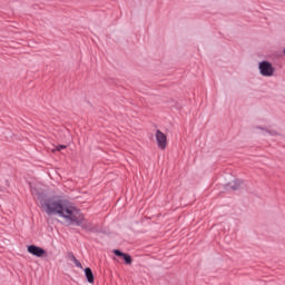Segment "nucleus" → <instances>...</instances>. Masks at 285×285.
Wrapping results in <instances>:
<instances>
[{
  "label": "nucleus",
  "instance_id": "nucleus-9",
  "mask_svg": "<svg viewBox=\"0 0 285 285\" xmlns=\"http://www.w3.org/2000/svg\"><path fill=\"white\" fill-rule=\"evenodd\" d=\"M56 150H66V146L65 145H59L58 147H56V149H52V153H56Z\"/></svg>",
  "mask_w": 285,
  "mask_h": 285
},
{
  "label": "nucleus",
  "instance_id": "nucleus-6",
  "mask_svg": "<svg viewBox=\"0 0 285 285\" xmlns=\"http://www.w3.org/2000/svg\"><path fill=\"white\" fill-rule=\"evenodd\" d=\"M114 255H117V257H122L126 264H132V257L130 255L122 253L119 249H114Z\"/></svg>",
  "mask_w": 285,
  "mask_h": 285
},
{
  "label": "nucleus",
  "instance_id": "nucleus-3",
  "mask_svg": "<svg viewBox=\"0 0 285 285\" xmlns=\"http://www.w3.org/2000/svg\"><path fill=\"white\" fill-rule=\"evenodd\" d=\"M156 141L160 150H166V147L168 146V137L166 136V134L161 132V130H157Z\"/></svg>",
  "mask_w": 285,
  "mask_h": 285
},
{
  "label": "nucleus",
  "instance_id": "nucleus-10",
  "mask_svg": "<svg viewBox=\"0 0 285 285\" xmlns=\"http://www.w3.org/2000/svg\"><path fill=\"white\" fill-rule=\"evenodd\" d=\"M235 184H236V186H235V185H232V188H233L234 190H237V188H239V186H242V181L236 180Z\"/></svg>",
  "mask_w": 285,
  "mask_h": 285
},
{
  "label": "nucleus",
  "instance_id": "nucleus-4",
  "mask_svg": "<svg viewBox=\"0 0 285 285\" xmlns=\"http://www.w3.org/2000/svg\"><path fill=\"white\" fill-rule=\"evenodd\" d=\"M256 135H269V137H277L279 136V132L275 129H271L269 127H262V126H256L254 128Z\"/></svg>",
  "mask_w": 285,
  "mask_h": 285
},
{
  "label": "nucleus",
  "instance_id": "nucleus-5",
  "mask_svg": "<svg viewBox=\"0 0 285 285\" xmlns=\"http://www.w3.org/2000/svg\"><path fill=\"white\" fill-rule=\"evenodd\" d=\"M28 253H30V255H33L35 257H45L46 255V249L36 246V245H29L27 247Z\"/></svg>",
  "mask_w": 285,
  "mask_h": 285
},
{
  "label": "nucleus",
  "instance_id": "nucleus-8",
  "mask_svg": "<svg viewBox=\"0 0 285 285\" xmlns=\"http://www.w3.org/2000/svg\"><path fill=\"white\" fill-rule=\"evenodd\" d=\"M70 262H73V264L77 266V268H83V265H81V262L77 259L72 254H69Z\"/></svg>",
  "mask_w": 285,
  "mask_h": 285
},
{
  "label": "nucleus",
  "instance_id": "nucleus-1",
  "mask_svg": "<svg viewBox=\"0 0 285 285\" xmlns=\"http://www.w3.org/2000/svg\"><path fill=\"white\" fill-rule=\"evenodd\" d=\"M31 195L39 202L43 213L57 215V217H61L68 224H76V226H80L81 228H90V223L86 220L81 210L62 196H52L42 199L41 193H39L37 187H31Z\"/></svg>",
  "mask_w": 285,
  "mask_h": 285
},
{
  "label": "nucleus",
  "instance_id": "nucleus-7",
  "mask_svg": "<svg viewBox=\"0 0 285 285\" xmlns=\"http://www.w3.org/2000/svg\"><path fill=\"white\" fill-rule=\"evenodd\" d=\"M85 275L89 284H95V274H92V269H90V267L85 268Z\"/></svg>",
  "mask_w": 285,
  "mask_h": 285
},
{
  "label": "nucleus",
  "instance_id": "nucleus-2",
  "mask_svg": "<svg viewBox=\"0 0 285 285\" xmlns=\"http://www.w3.org/2000/svg\"><path fill=\"white\" fill-rule=\"evenodd\" d=\"M258 68L261 70V75H263V77H273V72H275L273 65H271V62H268V61L261 62Z\"/></svg>",
  "mask_w": 285,
  "mask_h": 285
}]
</instances>
